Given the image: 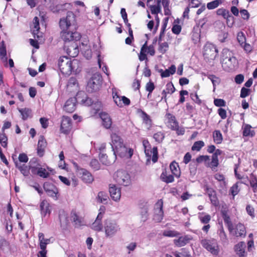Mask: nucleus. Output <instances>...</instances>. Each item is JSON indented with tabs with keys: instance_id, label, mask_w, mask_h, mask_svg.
<instances>
[{
	"instance_id": "nucleus-39",
	"label": "nucleus",
	"mask_w": 257,
	"mask_h": 257,
	"mask_svg": "<svg viewBox=\"0 0 257 257\" xmlns=\"http://www.w3.org/2000/svg\"><path fill=\"white\" fill-rule=\"evenodd\" d=\"M216 14L218 16H221L223 18H227L229 17V12L224 8L218 9L216 11Z\"/></svg>"
},
{
	"instance_id": "nucleus-53",
	"label": "nucleus",
	"mask_w": 257,
	"mask_h": 257,
	"mask_svg": "<svg viewBox=\"0 0 257 257\" xmlns=\"http://www.w3.org/2000/svg\"><path fill=\"white\" fill-rule=\"evenodd\" d=\"M20 171L24 176H28L30 174V166L28 167L24 164L22 167H20Z\"/></svg>"
},
{
	"instance_id": "nucleus-22",
	"label": "nucleus",
	"mask_w": 257,
	"mask_h": 257,
	"mask_svg": "<svg viewBox=\"0 0 257 257\" xmlns=\"http://www.w3.org/2000/svg\"><path fill=\"white\" fill-rule=\"evenodd\" d=\"M166 116L168 119V124L169 127L171 130L175 129V127L178 126L179 124L175 116L170 113H167Z\"/></svg>"
},
{
	"instance_id": "nucleus-42",
	"label": "nucleus",
	"mask_w": 257,
	"mask_h": 257,
	"mask_svg": "<svg viewBox=\"0 0 257 257\" xmlns=\"http://www.w3.org/2000/svg\"><path fill=\"white\" fill-rule=\"evenodd\" d=\"M207 22V18H203L202 19H200L198 22L196 23V25L193 28V31H195L196 29L202 28L204 25Z\"/></svg>"
},
{
	"instance_id": "nucleus-40",
	"label": "nucleus",
	"mask_w": 257,
	"mask_h": 257,
	"mask_svg": "<svg viewBox=\"0 0 257 257\" xmlns=\"http://www.w3.org/2000/svg\"><path fill=\"white\" fill-rule=\"evenodd\" d=\"M159 51L162 54H165L167 51V49L169 48V45L167 42L161 43V42H159Z\"/></svg>"
},
{
	"instance_id": "nucleus-5",
	"label": "nucleus",
	"mask_w": 257,
	"mask_h": 257,
	"mask_svg": "<svg viewBox=\"0 0 257 257\" xmlns=\"http://www.w3.org/2000/svg\"><path fill=\"white\" fill-rule=\"evenodd\" d=\"M202 246L213 255H217L219 253V249L217 240L215 239H203L201 240Z\"/></svg>"
},
{
	"instance_id": "nucleus-57",
	"label": "nucleus",
	"mask_w": 257,
	"mask_h": 257,
	"mask_svg": "<svg viewBox=\"0 0 257 257\" xmlns=\"http://www.w3.org/2000/svg\"><path fill=\"white\" fill-rule=\"evenodd\" d=\"M199 219L202 223L207 224L211 220V216L209 214H206L204 216L199 215Z\"/></svg>"
},
{
	"instance_id": "nucleus-46",
	"label": "nucleus",
	"mask_w": 257,
	"mask_h": 257,
	"mask_svg": "<svg viewBox=\"0 0 257 257\" xmlns=\"http://www.w3.org/2000/svg\"><path fill=\"white\" fill-rule=\"evenodd\" d=\"M153 138L156 142L159 143H161L164 139L165 135L164 133L159 132L154 135Z\"/></svg>"
},
{
	"instance_id": "nucleus-34",
	"label": "nucleus",
	"mask_w": 257,
	"mask_h": 257,
	"mask_svg": "<svg viewBox=\"0 0 257 257\" xmlns=\"http://www.w3.org/2000/svg\"><path fill=\"white\" fill-rule=\"evenodd\" d=\"M138 112L141 113V117L142 118L144 123L148 124H151L152 123V120L149 115H148L146 112L142 110L141 109H138Z\"/></svg>"
},
{
	"instance_id": "nucleus-30",
	"label": "nucleus",
	"mask_w": 257,
	"mask_h": 257,
	"mask_svg": "<svg viewBox=\"0 0 257 257\" xmlns=\"http://www.w3.org/2000/svg\"><path fill=\"white\" fill-rule=\"evenodd\" d=\"M221 216L224 220V222L225 224H226L227 226L228 229L230 232L232 231L233 230V224L230 220V216L227 214V213H223V214H221Z\"/></svg>"
},
{
	"instance_id": "nucleus-55",
	"label": "nucleus",
	"mask_w": 257,
	"mask_h": 257,
	"mask_svg": "<svg viewBox=\"0 0 257 257\" xmlns=\"http://www.w3.org/2000/svg\"><path fill=\"white\" fill-rule=\"evenodd\" d=\"M214 104L217 107H223L226 105V102L223 99L215 98L214 100Z\"/></svg>"
},
{
	"instance_id": "nucleus-8",
	"label": "nucleus",
	"mask_w": 257,
	"mask_h": 257,
	"mask_svg": "<svg viewBox=\"0 0 257 257\" xmlns=\"http://www.w3.org/2000/svg\"><path fill=\"white\" fill-rule=\"evenodd\" d=\"M43 188L47 194L50 197H56L58 193L57 187L50 182H45L43 184Z\"/></svg>"
},
{
	"instance_id": "nucleus-6",
	"label": "nucleus",
	"mask_w": 257,
	"mask_h": 257,
	"mask_svg": "<svg viewBox=\"0 0 257 257\" xmlns=\"http://www.w3.org/2000/svg\"><path fill=\"white\" fill-rule=\"evenodd\" d=\"M104 227L106 237H111L113 236L119 230V226L116 222L109 219L105 220Z\"/></svg>"
},
{
	"instance_id": "nucleus-10",
	"label": "nucleus",
	"mask_w": 257,
	"mask_h": 257,
	"mask_svg": "<svg viewBox=\"0 0 257 257\" xmlns=\"http://www.w3.org/2000/svg\"><path fill=\"white\" fill-rule=\"evenodd\" d=\"M77 176L85 183H91L94 180L92 174L85 169L79 170Z\"/></svg>"
},
{
	"instance_id": "nucleus-2",
	"label": "nucleus",
	"mask_w": 257,
	"mask_h": 257,
	"mask_svg": "<svg viewBox=\"0 0 257 257\" xmlns=\"http://www.w3.org/2000/svg\"><path fill=\"white\" fill-rule=\"evenodd\" d=\"M236 58L232 56L231 52L227 48H224L221 52L220 63L226 70H231L234 68L236 63Z\"/></svg>"
},
{
	"instance_id": "nucleus-36",
	"label": "nucleus",
	"mask_w": 257,
	"mask_h": 257,
	"mask_svg": "<svg viewBox=\"0 0 257 257\" xmlns=\"http://www.w3.org/2000/svg\"><path fill=\"white\" fill-rule=\"evenodd\" d=\"M71 220L75 223L76 226L81 225V221L75 211H72L71 213Z\"/></svg>"
},
{
	"instance_id": "nucleus-7",
	"label": "nucleus",
	"mask_w": 257,
	"mask_h": 257,
	"mask_svg": "<svg viewBox=\"0 0 257 257\" xmlns=\"http://www.w3.org/2000/svg\"><path fill=\"white\" fill-rule=\"evenodd\" d=\"M81 37V35L79 33L77 32H73L72 42L71 43L70 45H64V48L66 50V52L69 56L73 57H74V56H72L70 54L72 50L75 51V53H77L79 52L78 47L79 44H78L77 42L80 40Z\"/></svg>"
},
{
	"instance_id": "nucleus-56",
	"label": "nucleus",
	"mask_w": 257,
	"mask_h": 257,
	"mask_svg": "<svg viewBox=\"0 0 257 257\" xmlns=\"http://www.w3.org/2000/svg\"><path fill=\"white\" fill-rule=\"evenodd\" d=\"M180 234L179 232L175 230H168L165 231L163 233V235L168 237H175L177 236Z\"/></svg>"
},
{
	"instance_id": "nucleus-32",
	"label": "nucleus",
	"mask_w": 257,
	"mask_h": 257,
	"mask_svg": "<svg viewBox=\"0 0 257 257\" xmlns=\"http://www.w3.org/2000/svg\"><path fill=\"white\" fill-rule=\"evenodd\" d=\"M97 198L99 203L103 204L107 203V199L109 198L107 193L103 191L98 193Z\"/></svg>"
},
{
	"instance_id": "nucleus-4",
	"label": "nucleus",
	"mask_w": 257,
	"mask_h": 257,
	"mask_svg": "<svg viewBox=\"0 0 257 257\" xmlns=\"http://www.w3.org/2000/svg\"><path fill=\"white\" fill-rule=\"evenodd\" d=\"M114 179L119 185L128 186L132 183L130 174L123 170H117L114 175Z\"/></svg>"
},
{
	"instance_id": "nucleus-9",
	"label": "nucleus",
	"mask_w": 257,
	"mask_h": 257,
	"mask_svg": "<svg viewBox=\"0 0 257 257\" xmlns=\"http://www.w3.org/2000/svg\"><path fill=\"white\" fill-rule=\"evenodd\" d=\"M71 124V119L68 116H63L60 126L61 132L66 135L69 134L72 128Z\"/></svg>"
},
{
	"instance_id": "nucleus-48",
	"label": "nucleus",
	"mask_w": 257,
	"mask_h": 257,
	"mask_svg": "<svg viewBox=\"0 0 257 257\" xmlns=\"http://www.w3.org/2000/svg\"><path fill=\"white\" fill-rule=\"evenodd\" d=\"M92 228L95 231H100L102 230L103 225L101 222L95 221L92 224Z\"/></svg>"
},
{
	"instance_id": "nucleus-58",
	"label": "nucleus",
	"mask_w": 257,
	"mask_h": 257,
	"mask_svg": "<svg viewBox=\"0 0 257 257\" xmlns=\"http://www.w3.org/2000/svg\"><path fill=\"white\" fill-rule=\"evenodd\" d=\"M240 13L241 18L243 20L247 21L249 19L250 14L245 9H241L240 10Z\"/></svg>"
},
{
	"instance_id": "nucleus-59",
	"label": "nucleus",
	"mask_w": 257,
	"mask_h": 257,
	"mask_svg": "<svg viewBox=\"0 0 257 257\" xmlns=\"http://www.w3.org/2000/svg\"><path fill=\"white\" fill-rule=\"evenodd\" d=\"M166 87V90L167 91V92L168 93L172 94L176 90V89H175L173 84L171 82L167 83Z\"/></svg>"
},
{
	"instance_id": "nucleus-60",
	"label": "nucleus",
	"mask_w": 257,
	"mask_h": 257,
	"mask_svg": "<svg viewBox=\"0 0 257 257\" xmlns=\"http://www.w3.org/2000/svg\"><path fill=\"white\" fill-rule=\"evenodd\" d=\"M90 166L91 168L95 169V170H98L100 168V164L98 160L95 159L91 160L90 163Z\"/></svg>"
},
{
	"instance_id": "nucleus-49",
	"label": "nucleus",
	"mask_w": 257,
	"mask_h": 257,
	"mask_svg": "<svg viewBox=\"0 0 257 257\" xmlns=\"http://www.w3.org/2000/svg\"><path fill=\"white\" fill-rule=\"evenodd\" d=\"M151 9V13L152 14H154L158 15V14L161 12V6H156V5H149V6Z\"/></svg>"
},
{
	"instance_id": "nucleus-62",
	"label": "nucleus",
	"mask_w": 257,
	"mask_h": 257,
	"mask_svg": "<svg viewBox=\"0 0 257 257\" xmlns=\"http://www.w3.org/2000/svg\"><path fill=\"white\" fill-rule=\"evenodd\" d=\"M251 177H252V178L250 180V185L253 189V192H255L254 189H256L257 188V178L253 174H251Z\"/></svg>"
},
{
	"instance_id": "nucleus-17",
	"label": "nucleus",
	"mask_w": 257,
	"mask_h": 257,
	"mask_svg": "<svg viewBox=\"0 0 257 257\" xmlns=\"http://www.w3.org/2000/svg\"><path fill=\"white\" fill-rule=\"evenodd\" d=\"M192 239V237L190 235H186L180 236L178 239L174 240V243L178 247H182L189 242Z\"/></svg>"
},
{
	"instance_id": "nucleus-24",
	"label": "nucleus",
	"mask_w": 257,
	"mask_h": 257,
	"mask_svg": "<svg viewBox=\"0 0 257 257\" xmlns=\"http://www.w3.org/2000/svg\"><path fill=\"white\" fill-rule=\"evenodd\" d=\"M204 51H205V54L209 55L210 54L209 53L212 52H214L215 53V55L214 57V58H215L216 56L218 55V50L216 47L212 44H208L205 46L204 47Z\"/></svg>"
},
{
	"instance_id": "nucleus-43",
	"label": "nucleus",
	"mask_w": 257,
	"mask_h": 257,
	"mask_svg": "<svg viewBox=\"0 0 257 257\" xmlns=\"http://www.w3.org/2000/svg\"><path fill=\"white\" fill-rule=\"evenodd\" d=\"M59 26L63 31H67L71 26L65 19H60L59 22Z\"/></svg>"
},
{
	"instance_id": "nucleus-35",
	"label": "nucleus",
	"mask_w": 257,
	"mask_h": 257,
	"mask_svg": "<svg viewBox=\"0 0 257 257\" xmlns=\"http://www.w3.org/2000/svg\"><path fill=\"white\" fill-rule=\"evenodd\" d=\"M87 94L86 92L84 91H79L75 97H74L73 98H75L76 99V101H80L81 103L82 104L83 103V101H84L85 99L86 98Z\"/></svg>"
},
{
	"instance_id": "nucleus-27",
	"label": "nucleus",
	"mask_w": 257,
	"mask_h": 257,
	"mask_svg": "<svg viewBox=\"0 0 257 257\" xmlns=\"http://www.w3.org/2000/svg\"><path fill=\"white\" fill-rule=\"evenodd\" d=\"M65 19L71 26L76 25V16L72 12H67L66 17Z\"/></svg>"
},
{
	"instance_id": "nucleus-44",
	"label": "nucleus",
	"mask_w": 257,
	"mask_h": 257,
	"mask_svg": "<svg viewBox=\"0 0 257 257\" xmlns=\"http://www.w3.org/2000/svg\"><path fill=\"white\" fill-rule=\"evenodd\" d=\"M8 140V137L4 132L0 134V144L4 148L7 147Z\"/></svg>"
},
{
	"instance_id": "nucleus-12",
	"label": "nucleus",
	"mask_w": 257,
	"mask_h": 257,
	"mask_svg": "<svg viewBox=\"0 0 257 257\" xmlns=\"http://www.w3.org/2000/svg\"><path fill=\"white\" fill-rule=\"evenodd\" d=\"M59 219L61 227L63 229H65L69 222L68 214L63 209L59 211Z\"/></svg>"
},
{
	"instance_id": "nucleus-1",
	"label": "nucleus",
	"mask_w": 257,
	"mask_h": 257,
	"mask_svg": "<svg viewBox=\"0 0 257 257\" xmlns=\"http://www.w3.org/2000/svg\"><path fill=\"white\" fill-rule=\"evenodd\" d=\"M79 61L74 59L71 60L67 56L60 57L58 60V66L61 72L64 74L69 75L72 72H77Z\"/></svg>"
},
{
	"instance_id": "nucleus-47",
	"label": "nucleus",
	"mask_w": 257,
	"mask_h": 257,
	"mask_svg": "<svg viewBox=\"0 0 257 257\" xmlns=\"http://www.w3.org/2000/svg\"><path fill=\"white\" fill-rule=\"evenodd\" d=\"M207 77L211 81L214 90L215 89V86L219 83V78L213 74H209L207 76Z\"/></svg>"
},
{
	"instance_id": "nucleus-26",
	"label": "nucleus",
	"mask_w": 257,
	"mask_h": 257,
	"mask_svg": "<svg viewBox=\"0 0 257 257\" xmlns=\"http://www.w3.org/2000/svg\"><path fill=\"white\" fill-rule=\"evenodd\" d=\"M246 234L245 228L241 223H238L236 226L235 235L236 236H245Z\"/></svg>"
},
{
	"instance_id": "nucleus-16",
	"label": "nucleus",
	"mask_w": 257,
	"mask_h": 257,
	"mask_svg": "<svg viewBox=\"0 0 257 257\" xmlns=\"http://www.w3.org/2000/svg\"><path fill=\"white\" fill-rule=\"evenodd\" d=\"M40 210L42 217H45L47 215L49 216L51 213L50 205L46 200H43L40 203Z\"/></svg>"
},
{
	"instance_id": "nucleus-64",
	"label": "nucleus",
	"mask_w": 257,
	"mask_h": 257,
	"mask_svg": "<svg viewBox=\"0 0 257 257\" xmlns=\"http://www.w3.org/2000/svg\"><path fill=\"white\" fill-rule=\"evenodd\" d=\"M250 90L248 88L242 87L240 91V97L241 98H245L249 95Z\"/></svg>"
},
{
	"instance_id": "nucleus-13",
	"label": "nucleus",
	"mask_w": 257,
	"mask_h": 257,
	"mask_svg": "<svg viewBox=\"0 0 257 257\" xmlns=\"http://www.w3.org/2000/svg\"><path fill=\"white\" fill-rule=\"evenodd\" d=\"M76 105V99L73 97H70L66 101L63 109L67 112L72 113L75 110Z\"/></svg>"
},
{
	"instance_id": "nucleus-37",
	"label": "nucleus",
	"mask_w": 257,
	"mask_h": 257,
	"mask_svg": "<svg viewBox=\"0 0 257 257\" xmlns=\"http://www.w3.org/2000/svg\"><path fill=\"white\" fill-rule=\"evenodd\" d=\"M222 3V0H215L207 4V8L208 10H213L217 8Z\"/></svg>"
},
{
	"instance_id": "nucleus-19",
	"label": "nucleus",
	"mask_w": 257,
	"mask_h": 257,
	"mask_svg": "<svg viewBox=\"0 0 257 257\" xmlns=\"http://www.w3.org/2000/svg\"><path fill=\"white\" fill-rule=\"evenodd\" d=\"M127 148L123 143L122 144V145H120L117 147L115 149L112 150V151L113 152V154L115 155V157L117 155L120 157L123 158L127 156Z\"/></svg>"
},
{
	"instance_id": "nucleus-28",
	"label": "nucleus",
	"mask_w": 257,
	"mask_h": 257,
	"mask_svg": "<svg viewBox=\"0 0 257 257\" xmlns=\"http://www.w3.org/2000/svg\"><path fill=\"white\" fill-rule=\"evenodd\" d=\"M161 179L162 181L166 183H172L174 181V176L172 175H169L167 176V171H164L161 175Z\"/></svg>"
},
{
	"instance_id": "nucleus-25",
	"label": "nucleus",
	"mask_w": 257,
	"mask_h": 257,
	"mask_svg": "<svg viewBox=\"0 0 257 257\" xmlns=\"http://www.w3.org/2000/svg\"><path fill=\"white\" fill-rule=\"evenodd\" d=\"M19 111L21 113L24 120H27L29 117L32 116V110L29 108H18Z\"/></svg>"
},
{
	"instance_id": "nucleus-61",
	"label": "nucleus",
	"mask_w": 257,
	"mask_h": 257,
	"mask_svg": "<svg viewBox=\"0 0 257 257\" xmlns=\"http://www.w3.org/2000/svg\"><path fill=\"white\" fill-rule=\"evenodd\" d=\"M238 182L236 183L230 188V191L232 195L233 196L237 195L239 191V189H238Z\"/></svg>"
},
{
	"instance_id": "nucleus-45",
	"label": "nucleus",
	"mask_w": 257,
	"mask_h": 257,
	"mask_svg": "<svg viewBox=\"0 0 257 257\" xmlns=\"http://www.w3.org/2000/svg\"><path fill=\"white\" fill-rule=\"evenodd\" d=\"M211 203L214 206L217 207L219 206V202L217 197L216 192L214 193L213 195H210L209 197Z\"/></svg>"
},
{
	"instance_id": "nucleus-3",
	"label": "nucleus",
	"mask_w": 257,
	"mask_h": 257,
	"mask_svg": "<svg viewBox=\"0 0 257 257\" xmlns=\"http://www.w3.org/2000/svg\"><path fill=\"white\" fill-rule=\"evenodd\" d=\"M103 79L100 73L93 74L87 82L86 90L89 93H93L98 91L102 84Z\"/></svg>"
},
{
	"instance_id": "nucleus-11",
	"label": "nucleus",
	"mask_w": 257,
	"mask_h": 257,
	"mask_svg": "<svg viewBox=\"0 0 257 257\" xmlns=\"http://www.w3.org/2000/svg\"><path fill=\"white\" fill-rule=\"evenodd\" d=\"M109 192L111 198L114 201H116L119 200L121 196L120 189V188L116 187L115 185H109Z\"/></svg>"
},
{
	"instance_id": "nucleus-38",
	"label": "nucleus",
	"mask_w": 257,
	"mask_h": 257,
	"mask_svg": "<svg viewBox=\"0 0 257 257\" xmlns=\"http://www.w3.org/2000/svg\"><path fill=\"white\" fill-rule=\"evenodd\" d=\"M47 243H40V247L41 250L39 251L38 253V257H47V250H46Z\"/></svg>"
},
{
	"instance_id": "nucleus-31",
	"label": "nucleus",
	"mask_w": 257,
	"mask_h": 257,
	"mask_svg": "<svg viewBox=\"0 0 257 257\" xmlns=\"http://www.w3.org/2000/svg\"><path fill=\"white\" fill-rule=\"evenodd\" d=\"M213 138L215 143L217 144H220L221 143L223 140V137L220 131L215 130L213 133Z\"/></svg>"
},
{
	"instance_id": "nucleus-63",
	"label": "nucleus",
	"mask_w": 257,
	"mask_h": 257,
	"mask_svg": "<svg viewBox=\"0 0 257 257\" xmlns=\"http://www.w3.org/2000/svg\"><path fill=\"white\" fill-rule=\"evenodd\" d=\"M155 88V86L154 83L151 80L146 84V90L148 91L149 93H151L154 90Z\"/></svg>"
},
{
	"instance_id": "nucleus-21",
	"label": "nucleus",
	"mask_w": 257,
	"mask_h": 257,
	"mask_svg": "<svg viewBox=\"0 0 257 257\" xmlns=\"http://www.w3.org/2000/svg\"><path fill=\"white\" fill-rule=\"evenodd\" d=\"M170 168L174 176L177 178L180 177L181 171L178 163L173 161L170 165Z\"/></svg>"
},
{
	"instance_id": "nucleus-29",
	"label": "nucleus",
	"mask_w": 257,
	"mask_h": 257,
	"mask_svg": "<svg viewBox=\"0 0 257 257\" xmlns=\"http://www.w3.org/2000/svg\"><path fill=\"white\" fill-rule=\"evenodd\" d=\"M72 35L73 32L70 31L65 32L63 31L62 35V38L65 42V45H66L67 43L72 42Z\"/></svg>"
},
{
	"instance_id": "nucleus-51",
	"label": "nucleus",
	"mask_w": 257,
	"mask_h": 257,
	"mask_svg": "<svg viewBox=\"0 0 257 257\" xmlns=\"http://www.w3.org/2000/svg\"><path fill=\"white\" fill-rule=\"evenodd\" d=\"M218 233L221 240L223 242H226L227 240L226 234L222 226H221V228L218 230Z\"/></svg>"
},
{
	"instance_id": "nucleus-52",
	"label": "nucleus",
	"mask_w": 257,
	"mask_h": 257,
	"mask_svg": "<svg viewBox=\"0 0 257 257\" xmlns=\"http://www.w3.org/2000/svg\"><path fill=\"white\" fill-rule=\"evenodd\" d=\"M163 202L162 199L159 200L156 204V206L159 208V214L160 215V220L163 219Z\"/></svg>"
},
{
	"instance_id": "nucleus-33",
	"label": "nucleus",
	"mask_w": 257,
	"mask_h": 257,
	"mask_svg": "<svg viewBox=\"0 0 257 257\" xmlns=\"http://www.w3.org/2000/svg\"><path fill=\"white\" fill-rule=\"evenodd\" d=\"M0 56L2 59H4L5 62H7L8 58L7 57V49L5 42L2 41L0 46Z\"/></svg>"
},
{
	"instance_id": "nucleus-41",
	"label": "nucleus",
	"mask_w": 257,
	"mask_h": 257,
	"mask_svg": "<svg viewBox=\"0 0 257 257\" xmlns=\"http://www.w3.org/2000/svg\"><path fill=\"white\" fill-rule=\"evenodd\" d=\"M204 146V143L202 141L195 142L193 145L191 149L192 151H199Z\"/></svg>"
},
{
	"instance_id": "nucleus-20",
	"label": "nucleus",
	"mask_w": 257,
	"mask_h": 257,
	"mask_svg": "<svg viewBox=\"0 0 257 257\" xmlns=\"http://www.w3.org/2000/svg\"><path fill=\"white\" fill-rule=\"evenodd\" d=\"M111 143L110 145L111 146L112 150L115 149L117 147L122 145L123 143V140L120 138V136H118L115 133H113L111 135Z\"/></svg>"
},
{
	"instance_id": "nucleus-23",
	"label": "nucleus",
	"mask_w": 257,
	"mask_h": 257,
	"mask_svg": "<svg viewBox=\"0 0 257 257\" xmlns=\"http://www.w3.org/2000/svg\"><path fill=\"white\" fill-rule=\"evenodd\" d=\"M34 27L31 29L32 33L35 38H39L38 35L40 30L39 19L37 17H35L33 19Z\"/></svg>"
},
{
	"instance_id": "nucleus-50",
	"label": "nucleus",
	"mask_w": 257,
	"mask_h": 257,
	"mask_svg": "<svg viewBox=\"0 0 257 257\" xmlns=\"http://www.w3.org/2000/svg\"><path fill=\"white\" fill-rule=\"evenodd\" d=\"M37 175L43 178H47L49 176V173L46 172L45 168H39V171L37 172Z\"/></svg>"
},
{
	"instance_id": "nucleus-14",
	"label": "nucleus",
	"mask_w": 257,
	"mask_h": 257,
	"mask_svg": "<svg viewBox=\"0 0 257 257\" xmlns=\"http://www.w3.org/2000/svg\"><path fill=\"white\" fill-rule=\"evenodd\" d=\"M99 116L104 127L106 129L110 128L112 124V120L109 115L105 112H101L99 113Z\"/></svg>"
},
{
	"instance_id": "nucleus-18",
	"label": "nucleus",
	"mask_w": 257,
	"mask_h": 257,
	"mask_svg": "<svg viewBox=\"0 0 257 257\" xmlns=\"http://www.w3.org/2000/svg\"><path fill=\"white\" fill-rule=\"evenodd\" d=\"M245 243L243 241H240L234 245V249L236 254L238 255L239 257H244L245 253Z\"/></svg>"
},
{
	"instance_id": "nucleus-54",
	"label": "nucleus",
	"mask_w": 257,
	"mask_h": 257,
	"mask_svg": "<svg viewBox=\"0 0 257 257\" xmlns=\"http://www.w3.org/2000/svg\"><path fill=\"white\" fill-rule=\"evenodd\" d=\"M251 126L249 124H246L244 126L243 131V136L247 137L250 135L251 137L253 136L251 133L250 129Z\"/></svg>"
},
{
	"instance_id": "nucleus-15",
	"label": "nucleus",
	"mask_w": 257,
	"mask_h": 257,
	"mask_svg": "<svg viewBox=\"0 0 257 257\" xmlns=\"http://www.w3.org/2000/svg\"><path fill=\"white\" fill-rule=\"evenodd\" d=\"M47 145L46 141L43 136H41L38 143L37 154L42 157L44 155L45 148Z\"/></svg>"
}]
</instances>
